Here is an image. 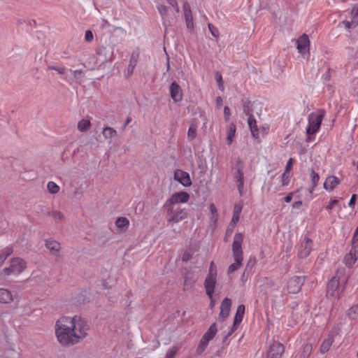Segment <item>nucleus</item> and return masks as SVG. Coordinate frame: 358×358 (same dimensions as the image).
Wrapping results in <instances>:
<instances>
[{
  "mask_svg": "<svg viewBox=\"0 0 358 358\" xmlns=\"http://www.w3.org/2000/svg\"><path fill=\"white\" fill-rule=\"evenodd\" d=\"M87 322L78 315L60 317L55 324V334L62 347L69 348L78 344L87 336Z\"/></svg>",
  "mask_w": 358,
  "mask_h": 358,
  "instance_id": "f257e3e1",
  "label": "nucleus"
},
{
  "mask_svg": "<svg viewBox=\"0 0 358 358\" xmlns=\"http://www.w3.org/2000/svg\"><path fill=\"white\" fill-rule=\"evenodd\" d=\"M243 242V234L242 233H236L234 236L232 244V253L234 263L229 266L227 270L228 274L234 273L242 266L243 260V252L242 250Z\"/></svg>",
  "mask_w": 358,
  "mask_h": 358,
  "instance_id": "f03ea898",
  "label": "nucleus"
},
{
  "mask_svg": "<svg viewBox=\"0 0 358 358\" xmlns=\"http://www.w3.org/2000/svg\"><path fill=\"white\" fill-rule=\"evenodd\" d=\"M324 116V111L320 110L317 113H312L308 116V126L306 129L307 141L310 140V135L318 131L321 126L322 119Z\"/></svg>",
  "mask_w": 358,
  "mask_h": 358,
  "instance_id": "7ed1b4c3",
  "label": "nucleus"
},
{
  "mask_svg": "<svg viewBox=\"0 0 358 358\" xmlns=\"http://www.w3.org/2000/svg\"><path fill=\"white\" fill-rule=\"evenodd\" d=\"M217 271L215 264L212 262L210 264L208 273L204 280V287L207 296L212 299L215 292V288L217 283Z\"/></svg>",
  "mask_w": 358,
  "mask_h": 358,
  "instance_id": "20e7f679",
  "label": "nucleus"
},
{
  "mask_svg": "<svg viewBox=\"0 0 358 358\" xmlns=\"http://www.w3.org/2000/svg\"><path fill=\"white\" fill-rule=\"evenodd\" d=\"M164 208L166 210L167 222L169 223H178L187 217V213L185 208L180 206H165Z\"/></svg>",
  "mask_w": 358,
  "mask_h": 358,
  "instance_id": "39448f33",
  "label": "nucleus"
},
{
  "mask_svg": "<svg viewBox=\"0 0 358 358\" xmlns=\"http://www.w3.org/2000/svg\"><path fill=\"white\" fill-rule=\"evenodd\" d=\"M27 268V262L20 257H14L10 260V266L4 268L2 273L8 276L11 274L20 275Z\"/></svg>",
  "mask_w": 358,
  "mask_h": 358,
  "instance_id": "423d86ee",
  "label": "nucleus"
},
{
  "mask_svg": "<svg viewBox=\"0 0 358 358\" xmlns=\"http://www.w3.org/2000/svg\"><path fill=\"white\" fill-rule=\"evenodd\" d=\"M244 163L240 158H238L236 162V171L234 172V178L238 183V189L240 194H242L244 186V176H243Z\"/></svg>",
  "mask_w": 358,
  "mask_h": 358,
  "instance_id": "0eeeda50",
  "label": "nucleus"
},
{
  "mask_svg": "<svg viewBox=\"0 0 358 358\" xmlns=\"http://www.w3.org/2000/svg\"><path fill=\"white\" fill-rule=\"evenodd\" d=\"M189 199V194L186 192H176L166 200L165 206H178L179 203H186Z\"/></svg>",
  "mask_w": 358,
  "mask_h": 358,
  "instance_id": "6e6552de",
  "label": "nucleus"
},
{
  "mask_svg": "<svg viewBox=\"0 0 358 358\" xmlns=\"http://www.w3.org/2000/svg\"><path fill=\"white\" fill-rule=\"evenodd\" d=\"M284 352V345L278 341H274L268 348V350L266 353V357L281 358Z\"/></svg>",
  "mask_w": 358,
  "mask_h": 358,
  "instance_id": "1a4fd4ad",
  "label": "nucleus"
},
{
  "mask_svg": "<svg viewBox=\"0 0 358 358\" xmlns=\"http://www.w3.org/2000/svg\"><path fill=\"white\" fill-rule=\"evenodd\" d=\"M304 283V278L301 276H294L287 282V289L289 293L296 294L299 292Z\"/></svg>",
  "mask_w": 358,
  "mask_h": 358,
  "instance_id": "9d476101",
  "label": "nucleus"
},
{
  "mask_svg": "<svg viewBox=\"0 0 358 358\" xmlns=\"http://www.w3.org/2000/svg\"><path fill=\"white\" fill-rule=\"evenodd\" d=\"M245 306L243 304H241L238 306L236 313L234 317V324L231 328V330L229 334L224 337V341H225L228 336L233 334L236 329L238 326L241 324L243 320V315L245 313Z\"/></svg>",
  "mask_w": 358,
  "mask_h": 358,
  "instance_id": "9b49d317",
  "label": "nucleus"
},
{
  "mask_svg": "<svg viewBox=\"0 0 358 358\" xmlns=\"http://www.w3.org/2000/svg\"><path fill=\"white\" fill-rule=\"evenodd\" d=\"M297 50L299 53L304 55L309 53L310 40L308 36L306 34H302L296 41Z\"/></svg>",
  "mask_w": 358,
  "mask_h": 358,
  "instance_id": "f8f14e48",
  "label": "nucleus"
},
{
  "mask_svg": "<svg viewBox=\"0 0 358 358\" xmlns=\"http://www.w3.org/2000/svg\"><path fill=\"white\" fill-rule=\"evenodd\" d=\"M45 246L52 255L57 257H60L61 245L58 241L52 238L47 239L45 243Z\"/></svg>",
  "mask_w": 358,
  "mask_h": 358,
  "instance_id": "ddd939ff",
  "label": "nucleus"
},
{
  "mask_svg": "<svg viewBox=\"0 0 358 358\" xmlns=\"http://www.w3.org/2000/svg\"><path fill=\"white\" fill-rule=\"evenodd\" d=\"M312 240L308 237H305L303 241L301 243L298 256L299 258L307 257L312 250Z\"/></svg>",
  "mask_w": 358,
  "mask_h": 358,
  "instance_id": "4468645a",
  "label": "nucleus"
},
{
  "mask_svg": "<svg viewBox=\"0 0 358 358\" xmlns=\"http://www.w3.org/2000/svg\"><path fill=\"white\" fill-rule=\"evenodd\" d=\"M174 179L185 187H189L192 184L189 173L180 169H178L174 172Z\"/></svg>",
  "mask_w": 358,
  "mask_h": 358,
  "instance_id": "2eb2a0df",
  "label": "nucleus"
},
{
  "mask_svg": "<svg viewBox=\"0 0 358 358\" xmlns=\"http://www.w3.org/2000/svg\"><path fill=\"white\" fill-rule=\"evenodd\" d=\"M231 306V301L230 299L224 298L220 305V312L219 314V319L224 321L229 315L230 308Z\"/></svg>",
  "mask_w": 358,
  "mask_h": 358,
  "instance_id": "dca6fc26",
  "label": "nucleus"
},
{
  "mask_svg": "<svg viewBox=\"0 0 358 358\" xmlns=\"http://www.w3.org/2000/svg\"><path fill=\"white\" fill-rule=\"evenodd\" d=\"M170 94L176 102L180 101L182 99V92L180 85L176 82H173L170 85Z\"/></svg>",
  "mask_w": 358,
  "mask_h": 358,
  "instance_id": "f3484780",
  "label": "nucleus"
},
{
  "mask_svg": "<svg viewBox=\"0 0 358 358\" xmlns=\"http://www.w3.org/2000/svg\"><path fill=\"white\" fill-rule=\"evenodd\" d=\"M182 9L184 12V16L187 27L188 29L192 30L194 27V23L189 4L187 2H185L182 6Z\"/></svg>",
  "mask_w": 358,
  "mask_h": 358,
  "instance_id": "a211bd4d",
  "label": "nucleus"
},
{
  "mask_svg": "<svg viewBox=\"0 0 358 358\" xmlns=\"http://www.w3.org/2000/svg\"><path fill=\"white\" fill-rule=\"evenodd\" d=\"M339 285V280L336 276L333 277L328 282L327 286V296L332 297L335 294V292L338 289Z\"/></svg>",
  "mask_w": 358,
  "mask_h": 358,
  "instance_id": "6ab92c4d",
  "label": "nucleus"
},
{
  "mask_svg": "<svg viewBox=\"0 0 358 358\" xmlns=\"http://www.w3.org/2000/svg\"><path fill=\"white\" fill-rule=\"evenodd\" d=\"M339 182L340 180L337 177L334 176H329L326 178L324 182V188L331 192L339 184Z\"/></svg>",
  "mask_w": 358,
  "mask_h": 358,
  "instance_id": "aec40b11",
  "label": "nucleus"
},
{
  "mask_svg": "<svg viewBox=\"0 0 358 358\" xmlns=\"http://www.w3.org/2000/svg\"><path fill=\"white\" fill-rule=\"evenodd\" d=\"M13 301L12 292L7 289L0 288V303H10Z\"/></svg>",
  "mask_w": 358,
  "mask_h": 358,
  "instance_id": "412c9836",
  "label": "nucleus"
},
{
  "mask_svg": "<svg viewBox=\"0 0 358 358\" xmlns=\"http://www.w3.org/2000/svg\"><path fill=\"white\" fill-rule=\"evenodd\" d=\"M217 332L216 323L212 324L207 331L202 336L203 338L208 339V341H211Z\"/></svg>",
  "mask_w": 358,
  "mask_h": 358,
  "instance_id": "4be33fe9",
  "label": "nucleus"
},
{
  "mask_svg": "<svg viewBox=\"0 0 358 358\" xmlns=\"http://www.w3.org/2000/svg\"><path fill=\"white\" fill-rule=\"evenodd\" d=\"M242 210V206L241 205H235L234 213H233V217L231 221V224L233 225V227H235L237 222L239 221L240 219V215Z\"/></svg>",
  "mask_w": 358,
  "mask_h": 358,
  "instance_id": "5701e85b",
  "label": "nucleus"
},
{
  "mask_svg": "<svg viewBox=\"0 0 358 358\" xmlns=\"http://www.w3.org/2000/svg\"><path fill=\"white\" fill-rule=\"evenodd\" d=\"M357 259L358 256H357L356 255L353 254L352 252L350 251V252L346 254V255L344 257V263L347 266L351 267L352 265L355 264Z\"/></svg>",
  "mask_w": 358,
  "mask_h": 358,
  "instance_id": "b1692460",
  "label": "nucleus"
},
{
  "mask_svg": "<svg viewBox=\"0 0 358 358\" xmlns=\"http://www.w3.org/2000/svg\"><path fill=\"white\" fill-rule=\"evenodd\" d=\"M236 134V125L233 123L230 124L227 129V141L229 145L233 142V139Z\"/></svg>",
  "mask_w": 358,
  "mask_h": 358,
  "instance_id": "393cba45",
  "label": "nucleus"
},
{
  "mask_svg": "<svg viewBox=\"0 0 358 358\" xmlns=\"http://www.w3.org/2000/svg\"><path fill=\"white\" fill-rule=\"evenodd\" d=\"M102 134L104 138L106 139L115 137L117 134V131L110 127H105L103 129Z\"/></svg>",
  "mask_w": 358,
  "mask_h": 358,
  "instance_id": "a878e982",
  "label": "nucleus"
},
{
  "mask_svg": "<svg viewBox=\"0 0 358 358\" xmlns=\"http://www.w3.org/2000/svg\"><path fill=\"white\" fill-rule=\"evenodd\" d=\"M312 350L313 347L310 343L305 344L299 358H308L312 352Z\"/></svg>",
  "mask_w": 358,
  "mask_h": 358,
  "instance_id": "bb28decb",
  "label": "nucleus"
},
{
  "mask_svg": "<svg viewBox=\"0 0 358 358\" xmlns=\"http://www.w3.org/2000/svg\"><path fill=\"white\" fill-rule=\"evenodd\" d=\"M90 126L91 122L89 120L82 119L78 123V129L82 132L86 131L90 129Z\"/></svg>",
  "mask_w": 358,
  "mask_h": 358,
  "instance_id": "cd10ccee",
  "label": "nucleus"
},
{
  "mask_svg": "<svg viewBox=\"0 0 358 358\" xmlns=\"http://www.w3.org/2000/svg\"><path fill=\"white\" fill-rule=\"evenodd\" d=\"M129 225V221L127 217H120L115 221V226L120 229H127Z\"/></svg>",
  "mask_w": 358,
  "mask_h": 358,
  "instance_id": "c85d7f7f",
  "label": "nucleus"
},
{
  "mask_svg": "<svg viewBox=\"0 0 358 358\" xmlns=\"http://www.w3.org/2000/svg\"><path fill=\"white\" fill-rule=\"evenodd\" d=\"M209 341L206 338H203V337L199 341V343L197 346V348L196 350V353L198 355H200L202 354V352L205 350L206 348Z\"/></svg>",
  "mask_w": 358,
  "mask_h": 358,
  "instance_id": "c756f323",
  "label": "nucleus"
},
{
  "mask_svg": "<svg viewBox=\"0 0 358 358\" xmlns=\"http://www.w3.org/2000/svg\"><path fill=\"white\" fill-rule=\"evenodd\" d=\"M0 358H20V356L18 352L10 348L5 350L3 355Z\"/></svg>",
  "mask_w": 358,
  "mask_h": 358,
  "instance_id": "7c9ffc66",
  "label": "nucleus"
},
{
  "mask_svg": "<svg viewBox=\"0 0 358 358\" xmlns=\"http://www.w3.org/2000/svg\"><path fill=\"white\" fill-rule=\"evenodd\" d=\"M195 280L193 279L192 275L190 273H187L184 278V287L189 289L193 287Z\"/></svg>",
  "mask_w": 358,
  "mask_h": 358,
  "instance_id": "2f4dec72",
  "label": "nucleus"
},
{
  "mask_svg": "<svg viewBox=\"0 0 358 358\" xmlns=\"http://www.w3.org/2000/svg\"><path fill=\"white\" fill-rule=\"evenodd\" d=\"M310 176H311V182H312L313 186H312L311 189H310V193H312L314 188L317 186V185L318 183L320 176H319L318 173H316L313 169L311 170Z\"/></svg>",
  "mask_w": 358,
  "mask_h": 358,
  "instance_id": "473e14b6",
  "label": "nucleus"
},
{
  "mask_svg": "<svg viewBox=\"0 0 358 358\" xmlns=\"http://www.w3.org/2000/svg\"><path fill=\"white\" fill-rule=\"evenodd\" d=\"M332 343H333L332 338H328L327 340H324L320 346V352L322 353H325V352H328V350H329V348L331 347Z\"/></svg>",
  "mask_w": 358,
  "mask_h": 358,
  "instance_id": "72a5a7b5",
  "label": "nucleus"
},
{
  "mask_svg": "<svg viewBox=\"0 0 358 358\" xmlns=\"http://www.w3.org/2000/svg\"><path fill=\"white\" fill-rule=\"evenodd\" d=\"M47 189L50 194H55L59 191V187L55 182L50 181L48 182Z\"/></svg>",
  "mask_w": 358,
  "mask_h": 358,
  "instance_id": "f704fd0d",
  "label": "nucleus"
},
{
  "mask_svg": "<svg viewBox=\"0 0 358 358\" xmlns=\"http://www.w3.org/2000/svg\"><path fill=\"white\" fill-rule=\"evenodd\" d=\"M47 215L56 220H62L64 218V215L59 210L48 211Z\"/></svg>",
  "mask_w": 358,
  "mask_h": 358,
  "instance_id": "c9c22d12",
  "label": "nucleus"
},
{
  "mask_svg": "<svg viewBox=\"0 0 358 358\" xmlns=\"http://www.w3.org/2000/svg\"><path fill=\"white\" fill-rule=\"evenodd\" d=\"M196 136V126L191 124L187 131V138L191 141H193Z\"/></svg>",
  "mask_w": 358,
  "mask_h": 358,
  "instance_id": "e433bc0d",
  "label": "nucleus"
},
{
  "mask_svg": "<svg viewBox=\"0 0 358 358\" xmlns=\"http://www.w3.org/2000/svg\"><path fill=\"white\" fill-rule=\"evenodd\" d=\"M347 315L352 319L358 317V305L352 306L347 311Z\"/></svg>",
  "mask_w": 358,
  "mask_h": 358,
  "instance_id": "4c0bfd02",
  "label": "nucleus"
},
{
  "mask_svg": "<svg viewBox=\"0 0 358 358\" xmlns=\"http://www.w3.org/2000/svg\"><path fill=\"white\" fill-rule=\"evenodd\" d=\"M243 112L247 115L248 117L250 115H252V103L250 101L247 100L243 103Z\"/></svg>",
  "mask_w": 358,
  "mask_h": 358,
  "instance_id": "58836bf2",
  "label": "nucleus"
},
{
  "mask_svg": "<svg viewBox=\"0 0 358 358\" xmlns=\"http://www.w3.org/2000/svg\"><path fill=\"white\" fill-rule=\"evenodd\" d=\"M138 59H139V51L138 50L133 51L131 53V57H130L129 64L134 65L136 66Z\"/></svg>",
  "mask_w": 358,
  "mask_h": 358,
  "instance_id": "ea45409f",
  "label": "nucleus"
},
{
  "mask_svg": "<svg viewBox=\"0 0 358 358\" xmlns=\"http://www.w3.org/2000/svg\"><path fill=\"white\" fill-rule=\"evenodd\" d=\"M178 350V346H173L167 351L165 358H174Z\"/></svg>",
  "mask_w": 358,
  "mask_h": 358,
  "instance_id": "a19ab883",
  "label": "nucleus"
},
{
  "mask_svg": "<svg viewBox=\"0 0 358 358\" xmlns=\"http://www.w3.org/2000/svg\"><path fill=\"white\" fill-rule=\"evenodd\" d=\"M210 210L212 214L211 220L215 222H217L218 218L217 210L215 206L213 203H211L210 205Z\"/></svg>",
  "mask_w": 358,
  "mask_h": 358,
  "instance_id": "79ce46f5",
  "label": "nucleus"
},
{
  "mask_svg": "<svg viewBox=\"0 0 358 358\" xmlns=\"http://www.w3.org/2000/svg\"><path fill=\"white\" fill-rule=\"evenodd\" d=\"M350 252L358 256V238H352Z\"/></svg>",
  "mask_w": 358,
  "mask_h": 358,
  "instance_id": "37998d69",
  "label": "nucleus"
},
{
  "mask_svg": "<svg viewBox=\"0 0 358 358\" xmlns=\"http://www.w3.org/2000/svg\"><path fill=\"white\" fill-rule=\"evenodd\" d=\"M281 182H282V186H285V185H287L289 184V172H287V171H284V173H282V177H281Z\"/></svg>",
  "mask_w": 358,
  "mask_h": 358,
  "instance_id": "c03bdc74",
  "label": "nucleus"
},
{
  "mask_svg": "<svg viewBox=\"0 0 358 358\" xmlns=\"http://www.w3.org/2000/svg\"><path fill=\"white\" fill-rule=\"evenodd\" d=\"M193 257V252L189 250H186L184 252L182 256V262H188Z\"/></svg>",
  "mask_w": 358,
  "mask_h": 358,
  "instance_id": "a18cd8bd",
  "label": "nucleus"
},
{
  "mask_svg": "<svg viewBox=\"0 0 358 358\" xmlns=\"http://www.w3.org/2000/svg\"><path fill=\"white\" fill-rule=\"evenodd\" d=\"M13 251L14 250L13 246L8 245L4 248V250L1 254L3 255L6 257V259H7L10 255L13 253Z\"/></svg>",
  "mask_w": 358,
  "mask_h": 358,
  "instance_id": "49530a36",
  "label": "nucleus"
},
{
  "mask_svg": "<svg viewBox=\"0 0 358 358\" xmlns=\"http://www.w3.org/2000/svg\"><path fill=\"white\" fill-rule=\"evenodd\" d=\"M158 10L162 15V18L164 19L168 14V8L164 5H159L157 6Z\"/></svg>",
  "mask_w": 358,
  "mask_h": 358,
  "instance_id": "de8ad7c7",
  "label": "nucleus"
},
{
  "mask_svg": "<svg viewBox=\"0 0 358 358\" xmlns=\"http://www.w3.org/2000/svg\"><path fill=\"white\" fill-rule=\"evenodd\" d=\"M48 70H54L58 72L60 75H64L66 72V69L63 66H49Z\"/></svg>",
  "mask_w": 358,
  "mask_h": 358,
  "instance_id": "09e8293b",
  "label": "nucleus"
},
{
  "mask_svg": "<svg viewBox=\"0 0 358 358\" xmlns=\"http://www.w3.org/2000/svg\"><path fill=\"white\" fill-rule=\"evenodd\" d=\"M248 123L250 129H252V128L255 129V127H257L256 120H255V117L253 116V115H250L248 117Z\"/></svg>",
  "mask_w": 358,
  "mask_h": 358,
  "instance_id": "8fccbe9b",
  "label": "nucleus"
},
{
  "mask_svg": "<svg viewBox=\"0 0 358 358\" xmlns=\"http://www.w3.org/2000/svg\"><path fill=\"white\" fill-rule=\"evenodd\" d=\"M252 136L255 139L258 140L259 141L260 139V133H259V128L257 127H255V129L252 128V129H250Z\"/></svg>",
  "mask_w": 358,
  "mask_h": 358,
  "instance_id": "3c124183",
  "label": "nucleus"
},
{
  "mask_svg": "<svg viewBox=\"0 0 358 358\" xmlns=\"http://www.w3.org/2000/svg\"><path fill=\"white\" fill-rule=\"evenodd\" d=\"M216 80L218 83L219 88L222 90H223L224 85H223L222 77V75L218 72L216 73Z\"/></svg>",
  "mask_w": 358,
  "mask_h": 358,
  "instance_id": "603ef678",
  "label": "nucleus"
},
{
  "mask_svg": "<svg viewBox=\"0 0 358 358\" xmlns=\"http://www.w3.org/2000/svg\"><path fill=\"white\" fill-rule=\"evenodd\" d=\"M255 264H256L255 257L250 258V259L248 261L247 264H246V269L253 268L254 266L255 265Z\"/></svg>",
  "mask_w": 358,
  "mask_h": 358,
  "instance_id": "864d4df0",
  "label": "nucleus"
},
{
  "mask_svg": "<svg viewBox=\"0 0 358 358\" xmlns=\"http://www.w3.org/2000/svg\"><path fill=\"white\" fill-rule=\"evenodd\" d=\"M208 29H209L210 33L212 34V35L213 36L217 37L219 36L218 31L216 29V28L212 24H208Z\"/></svg>",
  "mask_w": 358,
  "mask_h": 358,
  "instance_id": "5fc2aeb1",
  "label": "nucleus"
},
{
  "mask_svg": "<svg viewBox=\"0 0 358 358\" xmlns=\"http://www.w3.org/2000/svg\"><path fill=\"white\" fill-rule=\"evenodd\" d=\"M357 23H358V21H355V20H352V22H348V21L343 22L345 27L348 29H350L352 27H355L357 26Z\"/></svg>",
  "mask_w": 358,
  "mask_h": 358,
  "instance_id": "6e6d98bb",
  "label": "nucleus"
},
{
  "mask_svg": "<svg viewBox=\"0 0 358 358\" xmlns=\"http://www.w3.org/2000/svg\"><path fill=\"white\" fill-rule=\"evenodd\" d=\"M72 73L76 79L81 78L83 76V71L82 70L73 71Z\"/></svg>",
  "mask_w": 358,
  "mask_h": 358,
  "instance_id": "4d7b16f0",
  "label": "nucleus"
},
{
  "mask_svg": "<svg viewBox=\"0 0 358 358\" xmlns=\"http://www.w3.org/2000/svg\"><path fill=\"white\" fill-rule=\"evenodd\" d=\"M167 2L176 10L177 13L180 11L179 6L176 0H166Z\"/></svg>",
  "mask_w": 358,
  "mask_h": 358,
  "instance_id": "13d9d810",
  "label": "nucleus"
},
{
  "mask_svg": "<svg viewBox=\"0 0 358 358\" xmlns=\"http://www.w3.org/2000/svg\"><path fill=\"white\" fill-rule=\"evenodd\" d=\"M94 36L92 32L90 30H87L85 32V38L87 42H90L93 40Z\"/></svg>",
  "mask_w": 358,
  "mask_h": 358,
  "instance_id": "bf43d9fd",
  "label": "nucleus"
},
{
  "mask_svg": "<svg viewBox=\"0 0 358 358\" xmlns=\"http://www.w3.org/2000/svg\"><path fill=\"white\" fill-rule=\"evenodd\" d=\"M338 203V200L333 199L330 201L329 204L326 206V209L330 210L333 208V207Z\"/></svg>",
  "mask_w": 358,
  "mask_h": 358,
  "instance_id": "052dcab7",
  "label": "nucleus"
},
{
  "mask_svg": "<svg viewBox=\"0 0 358 358\" xmlns=\"http://www.w3.org/2000/svg\"><path fill=\"white\" fill-rule=\"evenodd\" d=\"M292 164H293V159H292V158H290L287 162V164H286L285 169V171L289 172L292 167Z\"/></svg>",
  "mask_w": 358,
  "mask_h": 358,
  "instance_id": "680f3d73",
  "label": "nucleus"
},
{
  "mask_svg": "<svg viewBox=\"0 0 358 358\" xmlns=\"http://www.w3.org/2000/svg\"><path fill=\"white\" fill-rule=\"evenodd\" d=\"M351 15L353 18L358 17V3L356 4L351 10Z\"/></svg>",
  "mask_w": 358,
  "mask_h": 358,
  "instance_id": "e2e57ef3",
  "label": "nucleus"
},
{
  "mask_svg": "<svg viewBox=\"0 0 358 358\" xmlns=\"http://www.w3.org/2000/svg\"><path fill=\"white\" fill-rule=\"evenodd\" d=\"M224 116H225V119L227 120H229V116L231 115L230 113V109L228 106H225L224 108Z\"/></svg>",
  "mask_w": 358,
  "mask_h": 358,
  "instance_id": "0e129e2a",
  "label": "nucleus"
},
{
  "mask_svg": "<svg viewBox=\"0 0 358 358\" xmlns=\"http://www.w3.org/2000/svg\"><path fill=\"white\" fill-rule=\"evenodd\" d=\"M135 66L134 65H130L129 64L128 65V68H127V75L129 76L131 75H132L133 72H134V70L135 69Z\"/></svg>",
  "mask_w": 358,
  "mask_h": 358,
  "instance_id": "69168bd1",
  "label": "nucleus"
},
{
  "mask_svg": "<svg viewBox=\"0 0 358 358\" xmlns=\"http://www.w3.org/2000/svg\"><path fill=\"white\" fill-rule=\"evenodd\" d=\"M293 192H291L289 194H288L285 198H284V201L286 202V203H289L292 199V197H293Z\"/></svg>",
  "mask_w": 358,
  "mask_h": 358,
  "instance_id": "338daca9",
  "label": "nucleus"
},
{
  "mask_svg": "<svg viewBox=\"0 0 358 358\" xmlns=\"http://www.w3.org/2000/svg\"><path fill=\"white\" fill-rule=\"evenodd\" d=\"M267 132H268V129L267 128L264 127L259 128L260 136H265L267 134Z\"/></svg>",
  "mask_w": 358,
  "mask_h": 358,
  "instance_id": "774afa93",
  "label": "nucleus"
}]
</instances>
